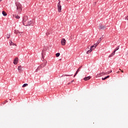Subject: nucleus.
I'll list each match as a JSON object with an SVG mask.
<instances>
[{
	"mask_svg": "<svg viewBox=\"0 0 128 128\" xmlns=\"http://www.w3.org/2000/svg\"><path fill=\"white\" fill-rule=\"evenodd\" d=\"M28 16H24L23 18L22 22L24 26H28L30 25V24L28 23Z\"/></svg>",
	"mask_w": 128,
	"mask_h": 128,
	"instance_id": "f257e3e1",
	"label": "nucleus"
},
{
	"mask_svg": "<svg viewBox=\"0 0 128 128\" xmlns=\"http://www.w3.org/2000/svg\"><path fill=\"white\" fill-rule=\"evenodd\" d=\"M16 10L19 12H21L22 10V4L19 2L16 3Z\"/></svg>",
	"mask_w": 128,
	"mask_h": 128,
	"instance_id": "f03ea898",
	"label": "nucleus"
},
{
	"mask_svg": "<svg viewBox=\"0 0 128 128\" xmlns=\"http://www.w3.org/2000/svg\"><path fill=\"white\" fill-rule=\"evenodd\" d=\"M58 10V12H62V5H60V1L59 0V2L57 4Z\"/></svg>",
	"mask_w": 128,
	"mask_h": 128,
	"instance_id": "7ed1b4c3",
	"label": "nucleus"
},
{
	"mask_svg": "<svg viewBox=\"0 0 128 128\" xmlns=\"http://www.w3.org/2000/svg\"><path fill=\"white\" fill-rule=\"evenodd\" d=\"M46 64L43 63L42 64L40 65V66H38V68L36 70V72H38V70H40V68H44V66H46Z\"/></svg>",
	"mask_w": 128,
	"mask_h": 128,
	"instance_id": "20e7f679",
	"label": "nucleus"
},
{
	"mask_svg": "<svg viewBox=\"0 0 128 128\" xmlns=\"http://www.w3.org/2000/svg\"><path fill=\"white\" fill-rule=\"evenodd\" d=\"M66 40L64 38H62L61 40V44L62 46H66Z\"/></svg>",
	"mask_w": 128,
	"mask_h": 128,
	"instance_id": "39448f33",
	"label": "nucleus"
},
{
	"mask_svg": "<svg viewBox=\"0 0 128 128\" xmlns=\"http://www.w3.org/2000/svg\"><path fill=\"white\" fill-rule=\"evenodd\" d=\"M18 58H15L14 60V64H18Z\"/></svg>",
	"mask_w": 128,
	"mask_h": 128,
	"instance_id": "423d86ee",
	"label": "nucleus"
},
{
	"mask_svg": "<svg viewBox=\"0 0 128 128\" xmlns=\"http://www.w3.org/2000/svg\"><path fill=\"white\" fill-rule=\"evenodd\" d=\"M22 66H18V72H22Z\"/></svg>",
	"mask_w": 128,
	"mask_h": 128,
	"instance_id": "0eeeda50",
	"label": "nucleus"
},
{
	"mask_svg": "<svg viewBox=\"0 0 128 128\" xmlns=\"http://www.w3.org/2000/svg\"><path fill=\"white\" fill-rule=\"evenodd\" d=\"M106 28V26L104 25L99 26V30H104Z\"/></svg>",
	"mask_w": 128,
	"mask_h": 128,
	"instance_id": "6e6552de",
	"label": "nucleus"
},
{
	"mask_svg": "<svg viewBox=\"0 0 128 128\" xmlns=\"http://www.w3.org/2000/svg\"><path fill=\"white\" fill-rule=\"evenodd\" d=\"M90 78H91L90 76L85 77L84 78V80H85V81L88 80H90Z\"/></svg>",
	"mask_w": 128,
	"mask_h": 128,
	"instance_id": "1a4fd4ad",
	"label": "nucleus"
},
{
	"mask_svg": "<svg viewBox=\"0 0 128 128\" xmlns=\"http://www.w3.org/2000/svg\"><path fill=\"white\" fill-rule=\"evenodd\" d=\"M114 54H116V51H114V52L108 56V58H112V56H114Z\"/></svg>",
	"mask_w": 128,
	"mask_h": 128,
	"instance_id": "9d476101",
	"label": "nucleus"
},
{
	"mask_svg": "<svg viewBox=\"0 0 128 128\" xmlns=\"http://www.w3.org/2000/svg\"><path fill=\"white\" fill-rule=\"evenodd\" d=\"M94 50V48H90V50L87 51L86 54H90V52H92Z\"/></svg>",
	"mask_w": 128,
	"mask_h": 128,
	"instance_id": "9b49d317",
	"label": "nucleus"
},
{
	"mask_svg": "<svg viewBox=\"0 0 128 128\" xmlns=\"http://www.w3.org/2000/svg\"><path fill=\"white\" fill-rule=\"evenodd\" d=\"M10 46H16V44L14 43L12 41L10 40Z\"/></svg>",
	"mask_w": 128,
	"mask_h": 128,
	"instance_id": "f8f14e48",
	"label": "nucleus"
},
{
	"mask_svg": "<svg viewBox=\"0 0 128 128\" xmlns=\"http://www.w3.org/2000/svg\"><path fill=\"white\" fill-rule=\"evenodd\" d=\"M110 77V76H108L104 78H102V80H106V78H108Z\"/></svg>",
	"mask_w": 128,
	"mask_h": 128,
	"instance_id": "ddd939ff",
	"label": "nucleus"
},
{
	"mask_svg": "<svg viewBox=\"0 0 128 128\" xmlns=\"http://www.w3.org/2000/svg\"><path fill=\"white\" fill-rule=\"evenodd\" d=\"M2 14L3 16H6L7 14L6 12H4V11H2Z\"/></svg>",
	"mask_w": 128,
	"mask_h": 128,
	"instance_id": "4468645a",
	"label": "nucleus"
},
{
	"mask_svg": "<svg viewBox=\"0 0 128 128\" xmlns=\"http://www.w3.org/2000/svg\"><path fill=\"white\" fill-rule=\"evenodd\" d=\"M96 48V44H94L93 46H90V48Z\"/></svg>",
	"mask_w": 128,
	"mask_h": 128,
	"instance_id": "2eb2a0df",
	"label": "nucleus"
},
{
	"mask_svg": "<svg viewBox=\"0 0 128 128\" xmlns=\"http://www.w3.org/2000/svg\"><path fill=\"white\" fill-rule=\"evenodd\" d=\"M28 86V84H23V86H22V88H26V86Z\"/></svg>",
	"mask_w": 128,
	"mask_h": 128,
	"instance_id": "dca6fc26",
	"label": "nucleus"
},
{
	"mask_svg": "<svg viewBox=\"0 0 128 128\" xmlns=\"http://www.w3.org/2000/svg\"><path fill=\"white\" fill-rule=\"evenodd\" d=\"M10 38V34H8L6 35V38H7L8 39Z\"/></svg>",
	"mask_w": 128,
	"mask_h": 128,
	"instance_id": "f3484780",
	"label": "nucleus"
},
{
	"mask_svg": "<svg viewBox=\"0 0 128 128\" xmlns=\"http://www.w3.org/2000/svg\"><path fill=\"white\" fill-rule=\"evenodd\" d=\"M119 48H120V46L116 48V49L114 50V52H116V50H119Z\"/></svg>",
	"mask_w": 128,
	"mask_h": 128,
	"instance_id": "a211bd4d",
	"label": "nucleus"
},
{
	"mask_svg": "<svg viewBox=\"0 0 128 128\" xmlns=\"http://www.w3.org/2000/svg\"><path fill=\"white\" fill-rule=\"evenodd\" d=\"M56 58H58V56H60V53H56Z\"/></svg>",
	"mask_w": 128,
	"mask_h": 128,
	"instance_id": "6ab92c4d",
	"label": "nucleus"
},
{
	"mask_svg": "<svg viewBox=\"0 0 128 128\" xmlns=\"http://www.w3.org/2000/svg\"><path fill=\"white\" fill-rule=\"evenodd\" d=\"M15 18H17V20H18V18H20V16H18V15H16L15 16Z\"/></svg>",
	"mask_w": 128,
	"mask_h": 128,
	"instance_id": "aec40b11",
	"label": "nucleus"
},
{
	"mask_svg": "<svg viewBox=\"0 0 128 128\" xmlns=\"http://www.w3.org/2000/svg\"><path fill=\"white\" fill-rule=\"evenodd\" d=\"M78 72H80V68H78L77 71L76 72V74H78Z\"/></svg>",
	"mask_w": 128,
	"mask_h": 128,
	"instance_id": "412c9836",
	"label": "nucleus"
},
{
	"mask_svg": "<svg viewBox=\"0 0 128 128\" xmlns=\"http://www.w3.org/2000/svg\"><path fill=\"white\" fill-rule=\"evenodd\" d=\"M101 40H102V38H100L98 40V42L99 44H100V42Z\"/></svg>",
	"mask_w": 128,
	"mask_h": 128,
	"instance_id": "4be33fe9",
	"label": "nucleus"
},
{
	"mask_svg": "<svg viewBox=\"0 0 128 128\" xmlns=\"http://www.w3.org/2000/svg\"><path fill=\"white\" fill-rule=\"evenodd\" d=\"M99 44H100V42H97L95 44L96 45V46H98Z\"/></svg>",
	"mask_w": 128,
	"mask_h": 128,
	"instance_id": "5701e85b",
	"label": "nucleus"
},
{
	"mask_svg": "<svg viewBox=\"0 0 128 128\" xmlns=\"http://www.w3.org/2000/svg\"><path fill=\"white\" fill-rule=\"evenodd\" d=\"M28 24H30V25H28V26H30V24H32V21H30L29 22H28Z\"/></svg>",
	"mask_w": 128,
	"mask_h": 128,
	"instance_id": "b1692460",
	"label": "nucleus"
},
{
	"mask_svg": "<svg viewBox=\"0 0 128 128\" xmlns=\"http://www.w3.org/2000/svg\"><path fill=\"white\" fill-rule=\"evenodd\" d=\"M42 58H44V50L42 51Z\"/></svg>",
	"mask_w": 128,
	"mask_h": 128,
	"instance_id": "393cba45",
	"label": "nucleus"
},
{
	"mask_svg": "<svg viewBox=\"0 0 128 128\" xmlns=\"http://www.w3.org/2000/svg\"><path fill=\"white\" fill-rule=\"evenodd\" d=\"M125 20H128V16L126 18Z\"/></svg>",
	"mask_w": 128,
	"mask_h": 128,
	"instance_id": "a878e982",
	"label": "nucleus"
},
{
	"mask_svg": "<svg viewBox=\"0 0 128 128\" xmlns=\"http://www.w3.org/2000/svg\"><path fill=\"white\" fill-rule=\"evenodd\" d=\"M112 72V70H110V71L108 72H109V74H110V73Z\"/></svg>",
	"mask_w": 128,
	"mask_h": 128,
	"instance_id": "bb28decb",
	"label": "nucleus"
},
{
	"mask_svg": "<svg viewBox=\"0 0 128 128\" xmlns=\"http://www.w3.org/2000/svg\"><path fill=\"white\" fill-rule=\"evenodd\" d=\"M18 32H15V34H18Z\"/></svg>",
	"mask_w": 128,
	"mask_h": 128,
	"instance_id": "cd10ccee",
	"label": "nucleus"
},
{
	"mask_svg": "<svg viewBox=\"0 0 128 128\" xmlns=\"http://www.w3.org/2000/svg\"><path fill=\"white\" fill-rule=\"evenodd\" d=\"M74 82V80H72L71 82Z\"/></svg>",
	"mask_w": 128,
	"mask_h": 128,
	"instance_id": "c85d7f7f",
	"label": "nucleus"
},
{
	"mask_svg": "<svg viewBox=\"0 0 128 128\" xmlns=\"http://www.w3.org/2000/svg\"><path fill=\"white\" fill-rule=\"evenodd\" d=\"M117 72V74H120V72L119 71L117 72Z\"/></svg>",
	"mask_w": 128,
	"mask_h": 128,
	"instance_id": "c756f323",
	"label": "nucleus"
},
{
	"mask_svg": "<svg viewBox=\"0 0 128 128\" xmlns=\"http://www.w3.org/2000/svg\"><path fill=\"white\" fill-rule=\"evenodd\" d=\"M76 76V74H75L74 76H74Z\"/></svg>",
	"mask_w": 128,
	"mask_h": 128,
	"instance_id": "7c9ffc66",
	"label": "nucleus"
},
{
	"mask_svg": "<svg viewBox=\"0 0 128 128\" xmlns=\"http://www.w3.org/2000/svg\"><path fill=\"white\" fill-rule=\"evenodd\" d=\"M121 72H124V70H121Z\"/></svg>",
	"mask_w": 128,
	"mask_h": 128,
	"instance_id": "2f4dec72",
	"label": "nucleus"
},
{
	"mask_svg": "<svg viewBox=\"0 0 128 128\" xmlns=\"http://www.w3.org/2000/svg\"><path fill=\"white\" fill-rule=\"evenodd\" d=\"M119 70H120L122 72V69L120 68Z\"/></svg>",
	"mask_w": 128,
	"mask_h": 128,
	"instance_id": "473e14b6",
	"label": "nucleus"
},
{
	"mask_svg": "<svg viewBox=\"0 0 128 128\" xmlns=\"http://www.w3.org/2000/svg\"><path fill=\"white\" fill-rule=\"evenodd\" d=\"M65 76H70V75H65Z\"/></svg>",
	"mask_w": 128,
	"mask_h": 128,
	"instance_id": "72a5a7b5",
	"label": "nucleus"
},
{
	"mask_svg": "<svg viewBox=\"0 0 128 128\" xmlns=\"http://www.w3.org/2000/svg\"><path fill=\"white\" fill-rule=\"evenodd\" d=\"M82 68V66L80 67V68H79V70H80V68Z\"/></svg>",
	"mask_w": 128,
	"mask_h": 128,
	"instance_id": "f704fd0d",
	"label": "nucleus"
},
{
	"mask_svg": "<svg viewBox=\"0 0 128 128\" xmlns=\"http://www.w3.org/2000/svg\"><path fill=\"white\" fill-rule=\"evenodd\" d=\"M0 0V2H2V0Z\"/></svg>",
	"mask_w": 128,
	"mask_h": 128,
	"instance_id": "c9c22d12",
	"label": "nucleus"
},
{
	"mask_svg": "<svg viewBox=\"0 0 128 128\" xmlns=\"http://www.w3.org/2000/svg\"><path fill=\"white\" fill-rule=\"evenodd\" d=\"M70 84V83H68V84Z\"/></svg>",
	"mask_w": 128,
	"mask_h": 128,
	"instance_id": "e433bc0d",
	"label": "nucleus"
},
{
	"mask_svg": "<svg viewBox=\"0 0 128 128\" xmlns=\"http://www.w3.org/2000/svg\"><path fill=\"white\" fill-rule=\"evenodd\" d=\"M0 2H1V1H0Z\"/></svg>",
	"mask_w": 128,
	"mask_h": 128,
	"instance_id": "4c0bfd02",
	"label": "nucleus"
}]
</instances>
